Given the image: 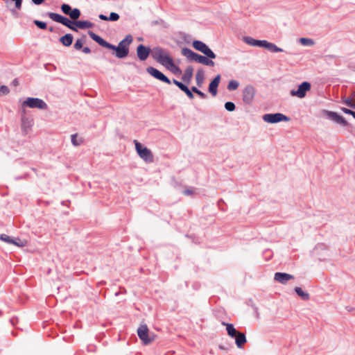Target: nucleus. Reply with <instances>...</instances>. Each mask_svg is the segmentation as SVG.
Instances as JSON below:
<instances>
[{"mask_svg":"<svg viewBox=\"0 0 355 355\" xmlns=\"http://www.w3.org/2000/svg\"><path fill=\"white\" fill-rule=\"evenodd\" d=\"M193 74V68L191 66H189L184 70V72L182 76V80L187 85H189Z\"/></svg>","mask_w":355,"mask_h":355,"instance_id":"obj_20","label":"nucleus"},{"mask_svg":"<svg viewBox=\"0 0 355 355\" xmlns=\"http://www.w3.org/2000/svg\"><path fill=\"white\" fill-rule=\"evenodd\" d=\"M85 36L84 35L82 38H78L76 40L74 44V49L77 51L80 50L83 47V43L85 42Z\"/></svg>","mask_w":355,"mask_h":355,"instance_id":"obj_29","label":"nucleus"},{"mask_svg":"<svg viewBox=\"0 0 355 355\" xmlns=\"http://www.w3.org/2000/svg\"><path fill=\"white\" fill-rule=\"evenodd\" d=\"M31 126L30 121L28 119H22L21 130L24 134H27L26 128Z\"/></svg>","mask_w":355,"mask_h":355,"instance_id":"obj_33","label":"nucleus"},{"mask_svg":"<svg viewBox=\"0 0 355 355\" xmlns=\"http://www.w3.org/2000/svg\"><path fill=\"white\" fill-rule=\"evenodd\" d=\"M12 84L15 86H17L19 85V81L17 80V78H15L12 82Z\"/></svg>","mask_w":355,"mask_h":355,"instance_id":"obj_51","label":"nucleus"},{"mask_svg":"<svg viewBox=\"0 0 355 355\" xmlns=\"http://www.w3.org/2000/svg\"><path fill=\"white\" fill-rule=\"evenodd\" d=\"M21 107L37 108L42 110H46L48 109V105L41 98L28 97L22 102Z\"/></svg>","mask_w":355,"mask_h":355,"instance_id":"obj_8","label":"nucleus"},{"mask_svg":"<svg viewBox=\"0 0 355 355\" xmlns=\"http://www.w3.org/2000/svg\"><path fill=\"white\" fill-rule=\"evenodd\" d=\"M174 61H173V59L172 58V56L169 58V60L166 62V64L164 65V67L165 68H166L167 69H169L172 66L173 64H174Z\"/></svg>","mask_w":355,"mask_h":355,"instance_id":"obj_42","label":"nucleus"},{"mask_svg":"<svg viewBox=\"0 0 355 355\" xmlns=\"http://www.w3.org/2000/svg\"><path fill=\"white\" fill-rule=\"evenodd\" d=\"M151 52L153 53V50L150 46L140 44L137 47V55L140 61H145Z\"/></svg>","mask_w":355,"mask_h":355,"instance_id":"obj_15","label":"nucleus"},{"mask_svg":"<svg viewBox=\"0 0 355 355\" xmlns=\"http://www.w3.org/2000/svg\"><path fill=\"white\" fill-rule=\"evenodd\" d=\"M3 315L2 311L0 309V317Z\"/></svg>","mask_w":355,"mask_h":355,"instance_id":"obj_57","label":"nucleus"},{"mask_svg":"<svg viewBox=\"0 0 355 355\" xmlns=\"http://www.w3.org/2000/svg\"><path fill=\"white\" fill-rule=\"evenodd\" d=\"M0 240L9 244H11V243H14V239L11 238L10 236L5 234H1L0 235Z\"/></svg>","mask_w":355,"mask_h":355,"instance_id":"obj_34","label":"nucleus"},{"mask_svg":"<svg viewBox=\"0 0 355 355\" xmlns=\"http://www.w3.org/2000/svg\"><path fill=\"white\" fill-rule=\"evenodd\" d=\"M10 11L14 13L15 12V10H10Z\"/></svg>","mask_w":355,"mask_h":355,"instance_id":"obj_59","label":"nucleus"},{"mask_svg":"<svg viewBox=\"0 0 355 355\" xmlns=\"http://www.w3.org/2000/svg\"><path fill=\"white\" fill-rule=\"evenodd\" d=\"M5 3L8 5L10 2L14 1L15 6L17 10H20L21 8L22 0H4Z\"/></svg>","mask_w":355,"mask_h":355,"instance_id":"obj_35","label":"nucleus"},{"mask_svg":"<svg viewBox=\"0 0 355 355\" xmlns=\"http://www.w3.org/2000/svg\"><path fill=\"white\" fill-rule=\"evenodd\" d=\"M162 21H163L162 19L155 20V21H152V24L153 25H158V24H160L161 22H162Z\"/></svg>","mask_w":355,"mask_h":355,"instance_id":"obj_50","label":"nucleus"},{"mask_svg":"<svg viewBox=\"0 0 355 355\" xmlns=\"http://www.w3.org/2000/svg\"><path fill=\"white\" fill-rule=\"evenodd\" d=\"M146 72L149 73L155 79H157L168 85H171V83H173V84H175L181 91H183L185 89V87H187V85L185 83H183L182 82L177 80L176 79H173V81H171L162 71H160L159 70L153 67H148L146 68Z\"/></svg>","mask_w":355,"mask_h":355,"instance_id":"obj_5","label":"nucleus"},{"mask_svg":"<svg viewBox=\"0 0 355 355\" xmlns=\"http://www.w3.org/2000/svg\"><path fill=\"white\" fill-rule=\"evenodd\" d=\"M137 335L139 339L145 345L150 343L153 340V338L149 337V329L146 324H141L137 329Z\"/></svg>","mask_w":355,"mask_h":355,"instance_id":"obj_13","label":"nucleus"},{"mask_svg":"<svg viewBox=\"0 0 355 355\" xmlns=\"http://www.w3.org/2000/svg\"><path fill=\"white\" fill-rule=\"evenodd\" d=\"M82 49L84 53L89 54L91 53V49L88 46L83 47Z\"/></svg>","mask_w":355,"mask_h":355,"instance_id":"obj_49","label":"nucleus"},{"mask_svg":"<svg viewBox=\"0 0 355 355\" xmlns=\"http://www.w3.org/2000/svg\"><path fill=\"white\" fill-rule=\"evenodd\" d=\"M239 86V83L236 80H232L229 82L227 85V89L229 91L236 90Z\"/></svg>","mask_w":355,"mask_h":355,"instance_id":"obj_30","label":"nucleus"},{"mask_svg":"<svg viewBox=\"0 0 355 355\" xmlns=\"http://www.w3.org/2000/svg\"><path fill=\"white\" fill-rule=\"evenodd\" d=\"M45 0H31L32 3L35 5H41L44 2Z\"/></svg>","mask_w":355,"mask_h":355,"instance_id":"obj_48","label":"nucleus"},{"mask_svg":"<svg viewBox=\"0 0 355 355\" xmlns=\"http://www.w3.org/2000/svg\"><path fill=\"white\" fill-rule=\"evenodd\" d=\"M221 76L220 74L216 75L209 84L208 91L213 96H216L218 93V87L220 82Z\"/></svg>","mask_w":355,"mask_h":355,"instance_id":"obj_17","label":"nucleus"},{"mask_svg":"<svg viewBox=\"0 0 355 355\" xmlns=\"http://www.w3.org/2000/svg\"><path fill=\"white\" fill-rule=\"evenodd\" d=\"M120 16L118 13L112 12L108 17L109 21H116L119 19Z\"/></svg>","mask_w":355,"mask_h":355,"instance_id":"obj_40","label":"nucleus"},{"mask_svg":"<svg viewBox=\"0 0 355 355\" xmlns=\"http://www.w3.org/2000/svg\"><path fill=\"white\" fill-rule=\"evenodd\" d=\"M225 108L229 112H233L236 109V105L233 102L227 101L225 103Z\"/></svg>","mask_w":355,"mask_h":355,"instance_id":"obj_36","label":"nucleus"},{"mask_svg":"<svg viewBox=\"0 0 355 355\" xmlns=\"http://www.w3.org/2000/svg\"><path fill=\"white\" fill-rule=\"evenodd\" d=\"M46 15L53 21L60 23L75 32H78V28L87 29L92 28L94 25L92 22L86 20L71 21L67 17L56 12H48Z\"/></svg>","mask_w":355,"mask_h":355,"instance_id":"obj_2","label":"nucleus"},{"mask_svg":"<svg viewBox=\"0 0 355 355\" xmlns=\"http://www.w3.org/2000/svg\"><path fill=\"white\" fill-rule=\"evenodd\" d=\"M183 193L187 196L193 195L194 193V191L191 189H186L183 191Z\"/></svg>","mask_w":355,"mask_h":355,"instance_id":"obj_46","label":"nucleus"},{"mask_svg":"<svg viewBox=\"0 0 355 355\" xmlns=\"http://www.w3.org/2000/svg\"><path fill=\"white\" fill-rule=\"evenodd\" d=\"M193 47L201 52L209 53V56H212V52H214L205 43L200 40H193L192 43Z\"/></svg>","mask_w":355,"mask_h":355,"instance_id":"obj_16","label":"nucleus"},{"mask_svg":"<svg viewBox=\"0 0 355 355\" xmlns=\"http://www.w3.org/2000/svg\"><path fill=\"white\" fill-rule=\"evenodd\" d=\"M135 146V150L137 155L146 163H150L153 162V155L151 150L147 147L144 146L137 140H134Z\"/></svg>","mask_w":355,"mask_h":355,"instance_id":"obj_7","label":"nucleus"},{"mask_svg":"<svg viewBox=\"0 0 355 355\" xmlns=\"http://www.w3.org/2000/svg\"><path fill=\"white\" fill-rule=\"evenodd\" d=\"M340 110L343 113L352 116L355 119V111L344 107H340Z\"/></svg>","mask_w":355,"mask_h":355,"instance_id":"obj_39","label":"nucleus"},{"mask_svg":"<svg viewBox=\"0 0 355 355\" xmlns=\"http://www.w3.org/2000/svg\"><path fill=\"white\" fill-rule=\"evenodd\" d=\"M13 321H14V318H12V319L10 320V322H11L12 324H13Z\"/></svg>","mask_w":355,"mask_h":355,"instance_id":"obj_58","label":"nucleus"},{"mask_svg":"<svg viewBox=\"0 0 355 355\" xmlns=\"http://www.w3.org/2000/svg\"><path fill=\"white\" fill-rule=\"evenodd\" d=\"M352 96H355V90L352 92Z\"/></svg>","mask_w":355,"mask_h":355,"instance_id":"obj_56","label":"nucleus"},{"mask_svg":"<svg viewBox=\"0 0 355 355\" xmlns=\"http://www.w3.org/2000/svg\"><path fill=\"white\" fill-rule=\"evenodd\" d=\"M243 41L252 46H259V47H263V44L265 40H256L249 36L243 37Z\"/></svg>","mask_w":355,"mask_h":355,"instance_id":"obj_19","label":"nucleus"},{"mask_svg":"<svg viewBox=\"0 0 355 355\" xmlns=\"http://www.w3.org/2000/svg\"><path fill=\"white\" fill-rule=\"evenodd\" d=\"M234 338H235V343L238 348H242L243 345L247 342L245 334L240 331L236 334Z\"/></svg>","mask_w":355,"mask_h":355,"instance_id":"obj_22","label":"nucleus"},{"mask_svg":"<svg viewBox=\"0 0 355 355\" xmlns=\"http://www.w3.org/2000/svg\"><path fill=\"white\" fill-rule=\"evenodd\" d=\"M182 54L187 57L190 61H194L197 63L202 64L209 67H214L215 62L212 59L216 58V55L214 52H212V56H209V53H202L205 55H200L191 49L184 47L181 51Z\"/></svg>","mask_w":355,"mask_h":355,"instance_id":"obj_3","label":"nucleus"},{"mask_svg":"<svg viewBox=\"0 0 355 355\" xmlns=\"http://www.w3.org/2000/svg\"><path fill=\"white\" fill-rule=\"evenodd\" d=\"M294 276L286 272H277L275 273L274 279L282 284H286L288 281L293 279Z\"/></svg>","mask_w":355,"mask_h":355,"instance_id":"obj_18","label":"nucleus"},{"mask_svg":"<svg viewBox=\"0 0 355 355\" xmlns=\"http://www.w3.org/2000/svg\"><path fill=\"white\" fill-rule=\"evenodd\" d=\"M49 31L50 32H53V31H54V28H53V27H52V26L49 27Z\"/></svg>","mask_w":355,"mask_h":355,"instance_id":"obj_54","label":"nucleus"},{"mask_svg":"<svg viewBox=\"0 0 355 355\" xmlns=\"http://www.w3.org/2000/svg\"><path fill=\"white\" fill-rule=\"evenodd\" d=\"M219 348L221 349H225V347L222 345H219Z\"/></svg>","mask_w":355,"mask_h":355,"instance_id":"obj_55","label":"nucleus"},{"mask_svg":"<svg viewBox=\"0 0 355 355\" xmlns=\"http://www.w3.org/2000/svg\"><path fill=\"white\" fill-rule=\"evenodd\" d=\"M222 324L226 326V330H227V334L230 337L234 338L236 336V334L239 332V331H237L234 328L233 324L226 323L225 322H223Z\"/></svg>","mask_w":355,"mask_h":355,"instance_id":"obj_24","label":"nucleus"},{"mask_svg":"<svg viewBox=\"0 0 355 355\" xmlns=\"http://www.w3.org/2000/svg\"><path fill=\"white\" fill-rule=\"evenodd\" d=\"M263 48L267 49L268 51L272 53H280L284 51V49L278 47L274 43L269 42L267 40H265Z\"/></svg>","mask_w":355,"mask_h":355,"instance_id":"obj_21","label":"nucleus"},{"mask_svg":"<svg viewBox=\"0 0 355 355\" xmlns=\"http://www.w3.org/2000/svg\"><path fill=\"white\" fill-rule=\"evenodd\" d=\"M262 119L265 122L270 124L282 121L288 122L291 120L290 117L280 112L265 114L263 115Z\"/></svg>","mask_w":355,"mask_h":355,"instance_id":"obj_10","label":"nucleus"},{"mask_svg":"<svg viewBox=\"0 0 355 355\" xmlns=\"http://www.w3.org/2000/svg\"><path fill=\"white\" fill-rule=\"evenodd\" d=\"M33 24L40 29L45 30L47 28V24L45 21L35 19Z\"/></svg>","mask_w":355,"mask_h":355,"instance_id":"obj_31","label":"nucleus"},{"mask_svg":"<svg viewBox=\"0 0 355 355\" xmlns=\"http://www.w3.org/2000/svg\"><path fill=\"white\" fill-rule=\"evenodd\" d=\"M174 74H181L182 70L181 69L177 66L175 64H173V66L168 69Z\"/></svg>","mask_w":355,"mask_h":355,"instance_id":"obj_38","label":"nucleus"},{"mask_svg":"<svg viewBox=\"0 0 355 355\" xmlns=\"http://www.w3.org/2000/svg\"><path fill=\"white\" fill-rule=\"evenodd\" d=\"M191 90L195 93L197 95H198L202 99H205L207 97V94L205 93H204L203 92H202L201 90H200L198 87H195V86H192L191 87Z\"/></svg>","mask_w":355,"mask_h":355,"instance_id":"obj_32","label":"nucleus"},{"mask_svg":"<svg viewBox=\"0 0 355 355\" xmlns=\"http://www.w3.org/2000/svg\"><path fill=\"white\" fill-rule=\"evenodd\" d=\"M252 307L254 308L255 312L258 314V312H257L258 308L255 305H252Z\"/></svg>","mask_w":355,"mask_h":355,"instance_id":"obj_53","label":"nucleus"},{"mask_svg":"<svg viewBox=\"0 0 355 355\" xmlns=\"http://www.w3.org/2000/svg\"><path fill=\"white\" fill-rule=\"evenodd\" d=\"M205 79V73L204 71L202 69H200L197 71L196 74V85L198 87H201L202 86L203 82Z\"/></svg>","mask_w":355,"mask_h":355,"instance_id":"obj_25","label":"nucleus"},{"mask_svg":"<svg viewBox=\"0 0 355 355\" xmlns=\"http://www.w3.org/2000/svg\"><path fill=\"white\" fill-rule=\"evenodd\" d=\"M349 107L355 109V102L353 101L351 102V104L349 105Z\"/></svg>","mask_w":355,"mask_h":355,"instance_id":"obj_52","label":"nucleus"},{"mask_svg":"<svg viewBox=\"0 0 355 355\" xmlns=\"http://www.w3.org/2000/svg\"><path fill=\"white\" fill-rule=\"evenodd\" d=\"M352 101V98H342V103L346 105L349 107L351 102Z\"/></svg>","mask_w":355,"mask_h":355,"instance_id":"obj_44","label":"nucleus"},{"mask_svg":"<svg viewBox=\"0 0 355 355\" xmlns=\"http://www.w3.org/2000/svg\"><path fill=\"white\" fill-rule=\"evenodd\" d=\"M255 95V89L252 85H247L243 91V101L250 105L252 103Z\"/></svg>","mask_w":355,"mask_h":355,"instance_id":"obj_14","label":"nucleus"},{"mask_svg":"<svg viewBox=\"0 0 355 355\" xmlns=\"http://www.w3.org/2000/svg\"><path fill=\"white\" fill-rule=\"evenodd\" d=\"M98 18L101 20H103V21H109V19H108V17L103 15V14H100L98 15Z\"/></svg>","mask_w":355,"mask_h":355,"instance_id":"obj_47","label":"nucleus"},{"mask_svg":"<svg viewBox=\"0 0 355 355\" xmlns=\"http://www.w3.org/2000/svg\"><path fill=\"white\" fill-rule=\"evenodd\" d=\"M152 57L157 62L164 66L171 55L167 49H163L160 46H156L153 49Z\"/></svg>","mask_w":355,"mask_h":355,"instance_id":"obj_9","label":"nucleus"},{"mask_svg":"<svg viewBox=\"0 0 355 355\" xmlns=\"http://www.w3.org/2000/svg\"><path fill=\"white\" fill-rule=\"evenodd\" d=\"M294 291L302 300L306 301L310 299V295L307 292L304 291L302 288L295 287Z\"/></svg>","mask_w":355,"mask_h":355,"instance_id":"obj_26","label":"nucleus"},{"mask_svg":"<svg viewBox=\"0 0 355 355\" xmlns=\"http://www.w3.org/2000/svg\"><path fill=\"white\" fill-rule=\"evenodd\" d=\"M311 88V85L310 83L307 81L302 82L298 85L297 89H292L291 91V95L302 98L306 96V92H309Z\"/></svg>","mask_w":355,"mask_h":355,"instance_id":"obj_12","label":"nucleus"},{"mask_svg":"<svg viewBox=\"0 0 355 355\" xmlns=\"http://www.w3.org/2000/svg\"><path fill=\"white\" fill-rule=\"evenodd\" d=\"M60 9L64 15L70 17L71 21H78L77 19L81 15L80 9L77 8H72L71 6L67 3H62L60 6Z\"/></svg>","mask_w":355,"mask_h":355,"instance_id":"obj_11","label":"nucleus"},{"mask_svg":"<svg viewBox=\"0 0 355 355\" xmlns=\"http://www.w3.org/2000/svg\"><path fill=\"white\" fill-rule=\"evenodd\" d=\"M300 43L305 46H311L315 44L313 40L307 37L300 38Z\"/></svg>","mask_w":355,"mask_h":355,"instance_id":"obj_28","label":"nucleus"},{"mask_svg":"<svg viewBox=\"0 0 355 355\" xmlns=\"http://www.w3.org/2000/svg\"><path fill=\"white\" fill-rule=\"evenodd\" d=\"M182 92L185 93V94L189 99L194 98V94H193L194 92L191 90V88L189 89L188 87V86L187 87H185V89Z\"/></svg>","mask_w":355,"mask_h":355,"instance_id":"obj_37","label":"nucleus"},{"mask_svg":"<svg viewBox=\"0 0 355 355\" xmlns=\"http://www.w3.org/2000/svg\"><path fill=\"white\" fill-rule=\"evenodd\" d=\"M71 141L74 146H79L83 144V139L82 138H78L77 134H73L71 136Z\"/></svg>","mask_w":355,"mask_h":355,"instance_id":"obj_27","label":"nucleus"},{"mask_svg":"<svg viewBox=\"0 0 355 355\" xmlns=\"http://www.w3.org/2000/svg\"><path fill=\"white\" fill-rule=\"evenodd\" d=\"M11 244H13L16 246H19V247L24 246V245L23 241L19 238L14 239V243H11Z\"/></svg>","mask_w":355,"mask_h":355,"instance_id":"obj_43","label":"nucleus"},{"mask_svg":"<svg viewBox=\"0 0 355 355\" xmlns=\"http://www.w3.org/2000/svg\"><path fill=\"white\" fill-rule=\"evenodd\" d=\"M9 92L10 89L6 85H1L0 87V95H7Z\"/></svg>","mask_w":355,"mask_h":355,"instance_id":"obj_41","label":"nucleus"},{"mask_svg":"<svg viewBox=\"0 0 355 355\" xmlns=\"http://www.w3.org/2000/svg\"><path fill=\"white\" fill-rule=\"evenodd\" d=\"M88 35L94 42H96L102 47L114 51L115 56L119 59L125 58L128 55L130 52V44L133 40L132 36L128 34L119 42L117 46H115L107 42L103 37L92 31H88Z\"/></svg>","mask_w":355,"mask_h":355,"instance_id":"obj_1","label":"nucleus"},{"mask_svg":"<svg viewBox=\"0 0 355 355\" xmlns=\"http://www.w3.org/2000/svg\"><path fill=\"white\" fill-rule=\"evenodd\" d=\"M29 176L28 173H24L23 175L21 176H16L15 179L16 180H22V179H26Z\"/></svg>","mask_w":355,"mask_h":355,"instance_id":"obj_45","label":"nucleus"},{"mask_svg":"<svg viewBox=\"0 0 355 355\" xmlns=\"http://www.w3.org/2000/svg\"><path fill=\"white\" fill-rule=\"evenodd\" d=\"M73 40V35L71 33H67L63 36L60 37L59 41L62 43V44L64 46L69 47L70 46Z\"/></svg>","mask_w":355,"mask_h":355,"instance_id":"obj_23","label":"nucleus"},{"mask_svg":"<svg viewBox=\"0 0 355 355\" xmlns=\"http://www.w3.org/2000/svg\"><path fill=\"white\" fill-rule=\"evenodd\" d=\"M323 116H326L327 119L339 124L343 127H348V131L350 133H353V125L348 123L346 119L337 112L334 111H329L327 110H323L322 111Z\"/></svg>","mask_w":355,"mask_h":355,"instance_id":"obj_6","label":"nucleus"},{"mask_svg":"<svg viewBox=\"0 0 355 355\" xmlns=\"http://www.w3.org/2000/svg\"><path fill=\"white\" fill-rule=\"evenodd\" d=\"M146 72L149 73L155 79H157L168 85H171V83H173V84H175L181 91H183L185 89V87H187V85L185 83H183L182 82L177 80L176 79H173V81H171L162 71H160L159 70L153 67H148L146 68Z\"/></svg>","mask_w":355,"mask_h":355,"instance_id":"obj_4","label":"nucleus"}]
</instances>
